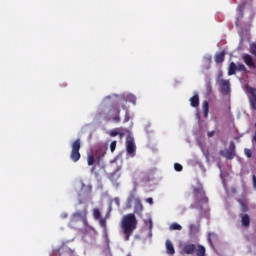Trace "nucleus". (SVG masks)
<instances>
[{
	"label": "nucleus",
	"instance_id": "13",
	"mask_svg": "<svg viewBox=\"0 0 256 256\" xmlns=\"http://www.w3.org/2000/svg\"><path fill=\"white\" fill-rule=\"evenodd\" d=\"M242 59L244 60V63L247 67H250L252 69L256 68V65L253 62V57H251L249 54H246L244 57H242Z\"/></svg>",
	"mask_w": 256,
	"mask_h": 256
},
{
	"label": "nucleus",
	"instance_id": "46",
	"mask_svg": "<svg viewBox=\"0 0 256 256\" xmlns=\"http://www.w3.org/2000/svg\"><path fill=\"white\" fill-rule=\"evenodd\" d=\"M126 256H132L131 254H128V255H126Z\"/></svg>",
	"mask_w": 256,
	"mask_h": 256
},
{
	"label": "nucleus",
	"instance_id": "32",
	"mask_svg": "<svg viewBox=\"0 0 256 256\" xmlns=\"http://www.w3.org/2000/svg\"><path fill=\"white\" fill-rule=\"evenodd\" d=\"M245 9V5L238 6V12H240V19L243 18V10Z\"/></svg>",
	"mask_w": 256,
	"mask_h": 256
},
{
	"label": "nucleus",
	"instance_id": "29",
	"mask_svg": "<svg viewBox=\"0 0 256 256\" xmlns=\"http://www.w3.org/2000/svg\"><path fill=\"white\" fill-rule=\"evenodd\" d=\"M117 148V141H113L110 144V151L114 153L115 149Z\"/></svg>",
	"mask_w": 256,
	"mask_h": 256
},
{
	"label": "nucleus",
	"instance_id": "25",
	"mask_svg": "<svg viewBox=\"0 0 256 256\" xmlns=\"http://www.w3.org/2000/svg\"><path fill=\"white\" fill-rule=\"evenodd\" d=\"M96 154H97V155H100V156H99V159L103 158L104 155H106V148H100V149H98L97 152H96Z\"/></svg>",
	"mask_w": 256,
	"mask_h": 256
},
{
	"label": "nucleus",
	"instance_id": "39",
	"mask_svg": "<svg viewBox=\"0 0 256 256\" xmlns=\"http://www.w3.org/2000/svg\"><path fill=\"white\" fill-rule=\"evenodd\" d=\"M114 202H115L116 206L119 208L120 207V200H119V198H115Z\"/></svg>",
	"mask_w": 256,
	"mask_h": 256
},
{
	"label": "nucleus",
	"instance_id": "21",
	"mask_svg": "<svg viewBox=\"0 0 256 256\" xmlns=\"http://www.w3.org/2000/svg\"><path fill=\"white\" fill-rule=\"evenodd\" d=\"M93 218H94V220L102 219L101 218V212H100L99 208H94L93 209Z\"/></svg>",
	"mask_w": 256,
	"mask_h": 256
},
{
	"label": "nucleus",
	"instance_id": "35",
	"mask_svg": "<svg viewBox=\"0 0 256 256\" xmlns=\"http://www.w3.org/2000/svg\"><path fill=\"white\" fill-rule=\"evenodd\" d=\"M252 185L254 186V189L256 190V176H255V174L252 175Z\"/></svg>",
	"mask_w": 256,
	"mask_h": 256
},
{
	"label": "nucleus",
	"instance_id": "34",
	"mask_svg": "<svg viewBox=\"0 0 256 256\" xmlns=\"http://www.w3.org/2000/svg\"><path fill=\"white\" fill-rule=\"evenodd\" d=\"M129 101H130L131 103H133L134 105H136L137 98L134 97L133 95H131V96L129 97Z\"/></svg>",
	"mask_w": 256,
	"mask_h": 256
},
{
	"label": "nucleus",
	"instance_id": "7",
	"mask_svg": "<svg viewBox=\"0 0 256 256\" xmlns=\"http://www.w3.org/2000/svg\"><path fill=\"white\" fill-rule=\"evenodd\" d=\"M126 152H128L130 157L136 156V144L134 143V139L132 137H129L126 140Z\"/></svg>",
	"mask_w": 256,
	"mask_h": 256
},
{
	"label": "nucleus",
	"instance_id": "14",
	"mask_svg": "<svg viewBox=\"0 0 256 256\" xmlns=\"http://www.w3.org/2000/svg\"><path fill=\"white\" fill-rule=\"evenodd\" d=\"M241 224L244 228L250 227V216L249 214H240Z\"/></svg>",
	"mask_w": 256,
	"mask_h": 256
},
{
	"label": "nucleus",
	"instance_id": "27",
	"mask_svg": "<svg viewBox=\"0 0 256 256\" xmlns=\"http://www.w3.org/2000/svg\"><path fill=\"white\" fill-rule=\"evenodd\" d=\"M244 153H245L247 159H251V157L253 156V153L251 152V150L249 148H245Z\"/></svg>",
	"mask_w": 256,
	"mask_h": 256
},
{
	"label": "nucleus",
	"instance_id": "41",
	"mask_svg": "<svg viewBox=\"0 0 256 256\" xmlns=\"http://www.w3.org/2000/svg\"><path fill=\"white\" fill-rule=\"evenodd\" d=\"M96 166H92L91 173H95Z\"/></svg>",
	"mask_w": 256,
	"mask_h": 256
},
{
	"label": "nucleus",
	"instance_id": "48",
	"mask_svg": "<svg viewBox=\"0 0 256 256\" xmlns=\"http://www.w3.org/2000/svg\"><path fill=\"white\" fill-rule=\"evenodd\" d=\"M109 209H110V211H111V206H110V208H109Z\"/></svg>",
	"mask_w": 256,
	"mask_h": 256
},
{
	"label": "nucleus",
	"instance_id": "15",
	"mask_svg": "<svg viewBox=\"0 0 256 256\" xmlns=\"http://www.w3.org/2000/svg\"><path fill=\"white\" fill-rule=\"evenodd\" d=\"M166 253L169 255L175 254V248H174L173 242H171L170 240H166Z\"/></svg>",
	"mask_w": 256,
	"mask_h": 256
},
{
	"label": "nucleus",
	"instance_id": "45",
	"mask_svg": "<svg viewBox=\"0 0 256 256\" xmlns=\"http://www.w3.org/2000/svg\"><path fill=\"white\" fill-rule=\"evenodd\" d=\"M149 224H150V228H152V221H150Z\"/></svg>",
	"mask_w": 256,
	"mask_h": 256
},
{
	"label": "nucleus",
	"instance_id": "11",
	"mask_svg": "<svg viewBox=\"0 0 256 256\" xmlns=\"http://www.w3.org/2000/svg\"><path fill=\"white\" fill-rule=\"evenodd\" d=\"M137 200H140L137 196L135 192H131L128 196V199L126 200V208L128 209H132V203L134 202L137 203Z\"/></svg>",
	"mask_w": 256,
	"mask_h": 256
},
{
	"label": "nucleus",
	"instance_id": "36",
	"mask_svg": "<svg viewBox=\"0 0 256 256\" xmlns=\"http://www.w3.org/2000/svg\"><path fill=\"white\" fill-rule=\"evenodd\" d=\"M189 228H190V230L193 232V231H198V227L196 226V225H194V224H191L190 226H189Z\"/></svg>",
	"mask_w": 256,
	"mask_h": 256
},
{
	"label": "nucleus",
	"instance_id": "23",
	"mask_svg": "<svg viewBox=\"0 0 256 256\" xmlns=\"http://www.w3.org/2000/svg\"><path fill=\"white\" fill-rule=\"evenodd\" d=\"M183 229V227L181 225H179L178 223H172L170 225V230L172 231H181Z\"/></svg>",
	"mask_w": 256,
	"mask_h": 256
},
{
	"label": "nucleus",
	"instance_id": "22",
	"mask_svg": "<svg viewBox=\"0 0 256 256\" xmlns=\"http://www.w3.org/2000/svg\"><path fill=\"white\" fill-rule=\"evenodd\" d=\"M203 111H204V118H207L209 113V104L207 101L203 102Z\"/></svg>",
	"mask_w": 256,
	"mask_h": 256
},
{
	"label": "nucleus",
	"instance_id": "38",
	"mask_svg": "<svg viewBox=\"0 0 256 256\" xmlns=\"http://www.w3.org/2000/svg\"><path fill=\"white\" fill-rule=\"evenodd\" d=\"M145 202H147L150 206L153 205V199L152 198H147V200H145Z\"/></svg>",
	"mask_w": 256,
	"mask_h": 256
},
{
	"label": "nucleus",
	"instance_id": "19",
	"mask_svg": "<svg viewBox=\"0 0 256 256\" xmlns=\"http://www.w3.org/2000/svg\"><path fill=\"white\" fill-rule=\"evenodd\" d=\"M121 108L125 111V117L123 122L127 123L129 120H131V114L129 113V109L126 105H122Z\"/></svg>",
	"mask_w": 256,
	"mask_h": 256
},
{
	"label": "nucleus",
	"instance_id": "40",
	"mask_svg": "<svg viewBox=\"0 0 256 256\" xmlns=\"http://www.w3.org/2000/svg\"><path fill=\"white\" fill-rule=\"evenodd\" d=\"M252 141H254L256 143V130H255L254 137H252Z\"/></svg>",
	"mask_w": 256,
	"mask_h": 256
},
{
	"label": "nucleus",
	"instance_id": "5",
	"mask_svg": "<svg viewBox=\"0 0 256 256\" xmlns=\"http://www.w3.org/2000/svg\"><path fill=\"white\" fill-rule=\"evenodd\" d=\"M219 154H221L222 157L228 159V160H232L235 158L236 156V145L234 141L230 142V146L228 147V149L226 150H222L221 152H219Z\"/></svg>",
	"mask_w": 256,
	"mask_h": 256
},
{
	"label": "nucleus",
	"instance_id": "28",
	"mask_svg": "<svg viewBox=\"0 0 256 256\" xmlns=\"http://www.w3.org/2000/svg\"><path fill=\"white\" fill-rule=\"evenodd\" d=\"M236 68H237V71L246 72V67H245L244 64H238V65L236 66Z\"/></svg>",
	"mask_w": 256,
	"mask_h": 256
},
{
	"label": "nucleus",
	"instance_id": "3",
	"mask_svg": "<svg viewBox=\"0 0 256 256\" xmlns=\"http://www.w3.org/2000/svg\"><path fill=\"white\" fill-rule=\"evenodd\" d=\"M192 194L194 195L195 203L190 205L191 209H195L203 204H208V198L202 186L192 188Z\"/></svg>",
	"mask_w": 256,
	"mask_h": 256
},
{
	"label": "nucleus",
	"instance_id": "16",
	"mask_svg": "<svg viewBox=\"0 0 256 256\" xmlns=\"http://www.w3.org/2000/svg\"><path fill=\"white\" fill-rule=\"evenodd\" d=\"M214 61L217 64H221L225 61V51L219 52L218 54H216V56L214 57Z\"/></svg>",
	"mask_w": 256,
	"mask_h": 256
},
{
	"label": "nucleus",
	"instance_id": "9",
	"mask_svg": "<svg viewBox=\"0 0 256 256\" xmlns=\"http://www.w3.org/2000/svg\"><path fill=\"white\" fill-rule=\"evenodd\" d=\"M219 85H221V93L222 95L226 96L229 95L231 89H230V81L221 79L219 80Z\"/></svg>",
	"mask_w": 256,
	"mask_h": 256
},
{
	"label": "nucleus",
	"instance_id": "31",
	"mask_svg": "<svg viewBox=\"0 0 256 256\" xmlns=\"http://www.w3.org/2000/svg\"><path fill=\"white\" fill-rule=\"evenodd\" d=\"M241 211L242 213L248 212V205H246L244 202L241 203Z\"/></svg>",
	"mask_w": 256,
	"mask_h": 256
},
{
	"label": "nucleus",
	"instance_id": "47",
	"mask_svg": "<svg viewBox=\"0 0 256 256\" xmlns=\"http://www.w3.org/2000/svg\"><path fill=\"white\" fill-rule=\"evenodd\" d=\"M255 129H256V122H255Z\"/></svg>",
	"mask_w": 256,
	"mask_h": 256
},
{
	"label": "nucleus",
	"instance_id": "30",
	"mask_svg": "<svg viewBox=\"0 0 256 256\" xmlns=\"http://www.w3.org/2000/svg\"><path fill=\"white\" fill-rule=\"evenodd\" d=\"M174 168H175V170H176L177 172L183 171V166H181L180 163H175V164H174Z\"/></svg>",
	"mask_w": 256,
	"mask_h": 256
},
{
	"label": "nucleus",
	"instance_id": "18",
	"mask_svg": "<svg viewBox=\"0 0 256 256\" xmlns=\"http://www.w3.org/2000/svg\"><path fill=\"white\" fill-rule=\"evenodd\" d=\"M237 71V65L234 62L228 66V76L235 75Z\"/></svg>",
	"mask_w": 256,
	"mask_h": 256
},
{
	"label": "nucleus",
	"instance_id": "44",
	"mask_svg": "<svg viewBox=\"0 0 256 256\" xmlns=\"http://www.w3.org/2000/svg\"><path fill=\"white\" fill-rule=\"evenodd\" d=\"M209 243L210 245H213L211 238H209Z\"/></svg>",
	"mask_w": 256,
	"mask_h": 256
},
{
	"label": "nucleus",
	"instance_id": "6",
	"mask_svg": "<svg viewBox=\"0 0 256 256\" xmlns=\"http://www.w3.org/2000/svg\"><path fill=\"white\" fill-rule=\"evenodd\" d=\"M108 116L115 123H120V121H122L120 118V109L117 106H112L110 110H108Z\"/></svg>",
	"mask_w": 256,
	"mask_h": 256
},
{
	"label": "nucleus",
	"instance_id": "8",
	"mask_svg": "<svg viewBox=\"0 0 256 256\" xmlns=\"http://www.w3.org/2000/svg\"><path fill=\"white\" fill-rule=\"evenodd\" d=\"M247 93L251 96L249 97L250 105L253 110H256V89L250 86H247Z\"/></svg>",
	"mask_w": 256,
	"mask_h": 256
},
{
	"label": "nucleus",
	"instance_id": "37",
	"mask_svg": "<svg viewBox=\"0 0 256 256\" xmlns=\"http://www.w3.org/2000/svg\"><path fill=\"white\" fill-rule=\"evenodd\" d=\"M207 136H208L209 138L214 137V136H215V131H210V132H208V133H207Z\"/></svg>",
	"mask_w": 256,
	"mask_h": 256
},
{
	"label": "nucleus",
	"instance_id": "2",
	"mask_svg": "<svg viewBox=\"0 0 256 256\" xmlns=\"http://www.w3.org/2000/svg\"><path fill=\"white\" fill-rule=\"evenodd\" d=\"M180 253L182 256L194 255V253H196V256H206V247L202 245L197 246L194 243H185Z\"/></svg>",
	"mask_w": 256,
	"mask_h": 256
},
{
	"label": "nucleus",
	"instance_id": "42",
	"mask_svg": "<svg viewBox=\"0 0 256 256\" xmlns=\"http://www.w3.org/2000/svg\"><path fill=\"white\" fill-rule=\"evenodd\" d=\"M240 23H239V19L236 20V27H239Z\"/></svg>",
	"mask_w": 256,
	"mask_h": 256
},
{
	"label": "nucleus",
	"instance_id": "10",
	"mask_svg": "<svg viewBox=\"0 0 256 256\" xmlns=\"http://www.w3.org/2000/svg\"><path fill=\"white\" fill-rule=\"evenodd\" d=\"M73 218L85 222L87 218V207H85L83 210L75 212L73 214Z\"/></svg>",
	"mask_w": 256,
	"mask_h": 256
},
{
	"label": "nucleus",
	"instance_id": "1",
	"mask_svg": "<svg viewBox=\"0 0 256 256\" xmlns=\"http://www.w3.org/2000/svg\"><path fill=\"white\" fill-rule=\"evenodd\" d=\"M137 224L138 222L135 214H126L122 217L121 229L124 232V240L126 242L129 241L133 232L137 229Z\"/></svg>",
	"mask_w": 256,
	"mask_h": 256
},
{
	"label": "nucleus",
	"instance_id": "20",
	"mask_svg": "<svg viewBox=\"0 0 256 256\" xmlns=\"http://www.w3.org/2000/svg\"><path fill=\"white\" fill-rule=\"evenodd\" d=\"M119 135H120V137L124 136L123 133H120V128H116V129L110 131V137H117Z\"/></svg>",
	"mask_w": 256,
	"mask_h": 256
},
{
	"label": "nucleus",
	"instance_id": "43",
	"mask_svg": "<svg viewBox=\"0 0 256 256\" xmlns=\"http://www.w3.org/2000/svg\"><path fill=\"white\" fill-rule=\"evenodd\" d=\"M223 74L219 73L218 78H222Z\"/></svg>",
	"mask_w": 256,
	"mask_h": 256
},
{
	"label": "nucleus",
	"instance_id": "12",
	"mask_svg": "<svg viewBox=\"0 0 256 256\" xmlns=\"http://www.w3.org/2000/svg\"><path fill=\"white\" fill-rule=\"evenodd\" d=\"M142 213H143V204L141 200H136V203H134V214L141 217Z\"/></svg>",
	"mask_w": 256,
	"mask_h": 256
},
{
	"label": "nucleus",
	"instance_id": "33",
	"mask_svg": "<svg viewBox=\"0 0 256 256\" xmlns=\"http://www.w3.org/2000/svg\"><path fill=\"white\" fill-rule=\"evenodd\" d=\"M100 226L103 228V229H106V220L105 218H100Z\"/></svg>",
	"mask_w": 256,
	"mask_h": 256
},
{
	"label": "nucleus",
	"instance_id": "4",
	"mask_svg": "<svg viewBox=\"0 0 256 256\" xmlns=\"http://www.w3.org/2000/svg\"><path fill=\"white\" fill-rule=\"evenodd\" d=\"M81 139L77 138L75 141L72 143V152H70V159L76 163L81 159Z\"/></svg>",
	"mask_w": 256,
	"mask_h": 256
},
{
	"label": "nucleus",
	"instance_id": "17",
	"mask_svg": "<svg viewBox=\"0 0 256 256\" xmlns=\"http://www.w3.org/2000/svg\"><path fill=\"white\" fill-rule=\"evenodd\" d=\"M190 104H191V107H194V108L199 107V96H198V94H195L194 96H192L190 98Z\"/></svg>",
	"mask_w": 256,
	"mask_h": 256
},
{
	"label": "nucleus",
	"instance_id": "26",
	"mask_svg": "<svg viewBox=\"0 0 256 256\" xmlns=\"http://www.w3.org/2000/svg\"><path fill=\"white\" fill-rule=\"evenodd\" d=\"M87 163H88V166H92L95 164V158L93 155H88L87 157Z\"/></svg>",
	"mask_w": 256,
	"mask_h": 256
},
{
	"label": "nucleus",
	"instance_id": "24",
	"mask_svg": "<svg viewBox=\"0 0 256 256\" xmlns=\"http://www.w3.org/2000/svg\"><path fill=\"white\" fill-rule=\"evenodd\" d=\"M250 53L252 56L255 57V60H256V43L250 44Z\"/></svg>",
	"mask_w": 256,
	"mask_h": 256
}]
</instances>
